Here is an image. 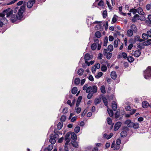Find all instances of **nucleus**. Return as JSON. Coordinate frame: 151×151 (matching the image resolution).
Here are the masks:
<instances>
[{"mask_svg":"<svg viewBox=\"0 0 151 151\" xmlns=\"http://www.w3.org/2000/svg\"><path fill=\"white\" fill-rule=\"evenodd\" d=\"M107 111L110 116H113V111L111 109L108 108Z\"/></svg>","mask_w":151,"mask_h":151,"instance_id":"a878e982","label":"nucleus"},{"mask_svg":"<svg viewBox=\"0 0 151 151\" xmlns=\"http://www.w3.org/2000/svg\"><path fill=\"white\" fill-rule=\"evenodd\" d=\"M106 3L108 5V7L109 8V9L111 10V9L112 8V7L111 6L109 2L108 1H107Z\"/></svg>","mask_w":151,"mask_h":151,"instance_id":"4d7b16f0","label":"nucleus"},{"mask_svg":"<svg viewBox=\"0 0 151 151\" xmlns=\"http://www.w3.org/2000/svg\"><path fill=\"white\" fill-rule=\"evenodd\" d=\"M103 75V73L101 72H99L98 73V75L95 76V77L96 78L98 79L100 77H101Z\"/></svg>","mask_w":151,"mask_h":151,"instance_id":"4c0bfd02","label":"nucleus"},{"mask_svg":"<svg viewBox=\"0 0 151 151\" xmlns=\"http://www.w3.org/2000/svg\"><path fill=\"white\" fill-rule=\"evenodd\" d=\"M144 78L146 79L151 78V66H148L144 73Z\"/></svg>","mask_w":151,"mask_h":151,"instance_id":"f03ea898","label":"nucleus"},{"mask_svg":"<svg viewBox=\"0 0 151 151\" xmlns=\"http://www.w3.org/2000/svg\"><path fill=\"white\" fill-rule=\"evenodd\" d=\"M127 59L128 61L130 63L132 62L134 60L132 56H130L127 57Z\"/></svg>","mask_w":151,"mask_h":151,"instance_id":"7c9ffc66","label":"nucleus"},{"mask_svg":"<svg viewBox=\"0 0 151 151\" xmlns=\"http://www.w3.org/2000/svg\"><path fill=\"white\" fill-rule=\"evenodd\" d=\"M58 136V135L57 134H52L50 135L49 141L52 145L54 144L55 143L56 139Z\"/></svg>","mask_w":151,"mask_h":151,"instance_id":"20e7f679","label":"nucleus"},{"mask_svg":"<svg viewBox=\"0 0 151 151\" xmlns=\"http://www.w3.org/2000/svg\"><path fill=\"white\" fill-rule=\"evenodd\" d=\"M142 106L143 108H146L149 106V104L148 102L145 101L142 102Z\"/></svg>","mask_w":151,"mask_h":151,"instance_id":"f8f14e48","label":"nucleus"},{"mask_svg":"<svg viewBox=\"0 0 151 151\" xmlns=\"http://www.w3.org/2000/svg\"><path fill=\"white\" fill-rule=\"evenodd\" d=\"M112 107L113 110L116 111L117 108V104L116 102L114 101L112 103Z\"/></svg>","mask_w":151,"mask_h":151,"instance_id":"f3484780","label":"nucleus"},{"mask_svg":"<svg viewBox=\"0 0 151 151\" xmlns=\"http://www.w3.org/2000/svg\"><path fill=\"white\" fill-rule=\"evenodd\" d=\"M88 85L87 84H85L83 86V90H86V91L88 89Z\"/></svg>","mask_w":151,"mask_h":151,"instance_id":"5fc2aeb1","label":"nucleus"},{"mask_svg":"<svg viewBox=\"0 0 151 151\" xmlns=\"http://www.w3.org/2000/svg\"><path fill=\"white\" fill-rule=\"evenodd\" d=\"M7 23V22L6 21L5 22H2V21H0V27L3 26L4 24H5Z\"/></svg>","mask_w":151,"mask_h":151,"instance_id":"bf43d9fd","label":"nucleus"},{"mask_svg":"<svg viewBox=\"0 0 151 151\" xmlns=\"http://www.w3.org/2000/svg\"><path fill=\"white\" fill-rule=\"evenodd\" d=\"M111 76L113 80H115L116 78V72L114 71H112L111 73Z\"/></svg>","mask_w":151,"mask_h":151,"instance_id":"ddd939ff","label":"nucleus"},{"mask_svg":"<svg viewBox=\"0 0 151 151\" xmlns=\"http://www.w3.org/2000/svg\"><path fill=\"white\" fill-rule=\"evenodd\" d=\"M80 127L78 126L76 127L74 129V131L76 133H78L79 131Z\"/></svg>","mask_w":151,"mask_h":151,"instance_id":"37998d69","label":"nucleus"},{"mask_svg":"<svg viewBox=\"0 0 151 151\" xmlns=\"http://www.w3.org/2000/svg\"><path fill=\"white\" fill-rule=\"evenodd\" d=\"M100 90L101 92L103 93H106V90L105 89V86L104 85L102 86Z\"/></svg>","mask_w":151,"mask_h":151,"instance_id":"72a5a7b5","label":"nucleus"},{"mask_svg":"<svg viewBox=\"0 0 151 151\" xmlns=\"http://www.w3.org/2000/svg\"><path fill=\"white\" fill-rule=\"evenodd\" d=\"M72 145L75 147H78V144L77 142L74 141L72 142Z\"/></svg>","mask_w":151,"mask_h":151,"instance_id":"473e14b6","label":"nucleus"},{"mask_svg":"<svg viewBox=\"0 0 151 151\" xmlns=\"http://www.w3.org/2000/svg\"><path fill=\"white\" fill-rule=\"evenodd\" d=\"M10 10H11V9L10 8H9L7 9L4 10L3 11V13H4V15H6V16H7V14H8V13L9 12V11H10Z\"/></svg>","mask_w":151,"mask_h":151,"instance_id":"a19ab883","label":"nucleus"},{"mask_svg":"<svg viewBox=\"0 0 151 151\" xmlns=\"http://www.w3.org/2000/svg\"><path fill=\"white\" fill-rule=\"evenodd\" d=\"M53 148V145L52 144L50 145L48 147L45 149L44 151H50Z\"/></svg>","mask_w":151,"mask_h":151,"instance_id":"a211bd4d","label":"nucleus"},{"mask_svg":"<svg viewBox=\"0 0 151 151\" xmlns=\"http://www.w3.org/2000/svg\"><path fill=\"white\" fill-rule=\"evenodd\" d=\"M133 31L131 29H129L127 31V35L128 36L131 37L133 35Z\"/></svg>","mask_w":151,"mask_h":151,"instance_id":"b1692460","label":"nucleus"},{"mask_svg":"<svg viewBox=\"0 0 151 151\" xmlns=\"http://www.w3.org/2000/svg\"><path fill=\"white\" fill-rule=\"evenodd\" d=\"M144 43L145 46H147L150 45L151 44V42H150L149 40H148L144 42Z\"/></svg>","mask_w":151,"mask_h":151,"instance_id":"09e8293b","label":"nucleus"},{"mask_svg":"<svg viewBox=\"0 0 151 151\" xmlns=\"http://www.w3.org/2000/svg\"><path fill=\"white\" fill-rule=\"evenodd\" d=\"M97 91V86H96L94 85L92 87L91 86L88 87V88L86 91V93H88L91 92L94 94L96 93Z\"/></svg>","mask_w":151,"mask_h":151,"instance_id":"7ed1b4c3","label":"nucleus"},{"mask_svg":"<svg viewBox=\"0 0 151 151\" xmlns=\"http://www.w3.org/2000/svg\"><path fill=\"white\" fill-rule=\"evenodd\" d=\"M96 47L97 46L96 43H93L91 45V49L92 50H94L96 49Z\"/></svg>","mask_w":151,"mask_h":151,"instance_id":"58836bf2","label":"nucleus"},{"mask_svg":"<svg viewBox=\"0 0 151 151\" xmlns=\"http://www.w3.org/2000/svg\"><path fill=\"white\" fill-rule=\"evenodd\" d=\"M72 93L73 94H76L77 91V88L76 87H74L72 90Z\"/></svg>","mask_w":151,"mask_h":151,"instance_id":"c756f323","label":"nucleus"},{"mask_svg":"<svg viewBox=\"0 0 151 151\" xmlns=\"http://www.w3.org/2000/svg\"><path fill=\"white\" fill-rule=\"evenodd\" d=\"M103 101L104 102V105L106 106L107 107H108V102L107 101V99L105 97H104L102 98Z\"/></svg>","mask_w":151,"mask_h":151,"instance_id":"cd10ccee","label":"nucleus"},{"mask_svg":"<svg viewBox=\"0 0 151 151\" xmlns=\"http://www.w3.org/2000/svg\"><path fill=\"white\" fill-rule=\"evenodd\" d=\"M66 119V116L64 115H63L61 117L60 120L61 121V122H64Z\"/></svg>","mask_w":151,"mask_h":151,"instance_id":"ea45409f","label":"nucleus"},{"mask_svg":"<svg viewBox=\"0 0 151 151\" xmlns=\"http://www.w3.org/2000/svg\"><path fill=\"white\" fill-rule=\"evenodd\" d=\"M129 130V128L126 127L125 128L124 130H123L121 133V136L122 137H126L127 135L128 131Z\"/></svg>","mask_w":151,"mask_h":151,"instance_id":"39448f33","label":"nucleus"},{"mask_svg":"<svg viewBox=\"0 0 151 151\" xmlns=\"http://www.w3.org/2000/svg\"><path fill=\"white\" fill-rule=\"evenodd\" d=\"M145 45L143 43H142L140 42L139 43L137 44V47L140 49L141 50L142 49H144L145 47Z\"/></svg>","mask_w":151,"mask_h":151,"instance_id":"dca6fc26","label":"nucleus"},{"mask_svg":"<svg viewBox=\"0 0 151 151\" xmlns=\"http://www.w3.org/2000/svg\"><path fill=\"white\" fill-rule=\"evenodd\" d=\"M90 59V55L88 53L86 54L84 56V59L85 60V63H88L87 60H89Z\"/></svg>","mask_w":151,"mask_h":151,"instance_id":"9b49d317","label":"nucleus"},{"mask_svg":"<svg viewBox=\"0 0 151 151\" xmlns=\"http://www.w3.org/2000/svg\"><path fill=\"white\" fill-rule=\"evenodd\" d=\"M131 30H132L133 32H136L137 31V29L136 26L134 24H132L131 25Z\"/></svg>","mask_w":151,"mask_h":151,"instance_id":"412c9836","label":"nucleus"},{"mask_svg":"<svg viewBox=\"0 0 151 151\" xmlns=\"http://www.w3.org/2000/svg\"><path fill=\"white\" fill-rule=\"evenodd\" d=\"M101 101V99L100 98H96L94 100V104L95 105L100 103Z\"/></svg>","mask_w":151,"mask_h":151,"instance_id":"4be33fe9","label":"nucleus"},{"mask_svg":"<svg viewBox=\"0 0 151 151\" xmlns=\"http://www.w3.org/2000/svg\"><path fill=\"white\" fill-rule=\"evenodd\" d=\"M130 12H132L133 14H134L137 12V9H132L130 10Z\"/></svg>","mask_w":151,"mask_h":151,"instance_id":"de8ad7c7","label":"nucleus"},{"mask_svg":"<svg viewBox=\"0 0 151 151\" xmlns=\"http://www.w3.org/2000/svg\"><path fill=\"white\" fill-rule=\"evenodd\" d=\"M107 122L108 124H109L110 125L112 123V120L110 118H108L107 119Z\"/></svg>","mask_w":151,"mask_h":151,"instance_id":"13d9d810","label":"nucleus"},{"mask_svg":"<svg viewBox=\"0 0 151 151\" xmlns=\"http://www.w3.org/2000/svg\"><path fill=\"white\" fill-rule=\"evenodd\" d=\"M122 56L124 58H127V54L124 52H123L122 53Z\"/></svg>","mask_w":151,"mask_h":151,"instance_id":"052dcab7","label":"nucleus"},{"mask_svg":"<svg viewBox=\"0 0 151 151\" xmlns=\"http://www.w3.org/2000/svg\"><path fill=\"white\" fill-rule=\"evenodd\" d=\"M104 2L102 0L100 1L98 4V5L99 6H101L102 8H104Z\"/></svg>","mask_w":151,"mask_h":151,"instance_id":"e433bc0d","label":"nucleus"},{"mask_svg":"<svg viewBox=\"0 0 151 151\" xmlns=\"http://www.w3.org/2000/svg\"><path fill=\"white\" fill-rule=\"evenodd\" d=\"M13 13V11L12 10H10V11H9V12L8 13V14H7V16H6L7 17H9L12 16Z\"/></svg>","mask_w":151,"mask_h":151,"instance_id":"f704fd0d","label":"nucleus"},{"mask_svg":"<svg viewBox=\"0 0 151 151\" xmlns=\"http://www.w3.org/2000/svg\"><path fill=\"white\" fill-rule=\"evenodd\" d=\"M84 70L82 68L79 69L78 71V74L80 76H82Z\"/></svg>","mask_w":151,"mask_h":151,"instance_id":"5701e85b","label":"nucleus"},{"mask_svg":"<svg viewBox=\"0 0 151 151\" xmlns=\"http://www.w3.org/2000/svg\"><path fill=\"white\" fill-rule=\"evenodd\" d=\"M141 53V52L139 50H137L134 52V55L135 57H138L140 55Z\"/></svg>","mask_w":151,"mask_h":151,"instance_id":"4468645a","label":"nucleus"},{"mask_svg":"<svg viewBox=\"0 0 151 151\" xmlns=\"http://www.w3.org/2000/svg\"><path fill=\"white\" fill-rule=\"evenodd\" d=\"M35 2V1L33 0H32L29 1L27 3V6L28 8H31L33 4Z\"/></svg>","mask_w":151,"mask_h":151,"instance_id":"0eeeda50","label":"nucleus"},{"mask_svg":"<svg viewBox=\"0 0 151 151\" xmlns=\"http://www.w3.org/2000/svg\"><path fill=\"white\" fill-rule=\"evenodd\" d=\"M68 112V108L66 107H65L63 109L62 112L63 114H65L67 113Z\"/></svg>","mask_w":151,"mask_h":151,"instance_id":"6e6d98bb","label":"nucleus"},{"mask_svg":"<svg viewBox=\"0 0 151 151\" xmlns=\"http://www.w3.org/2000/svg\"><path fill=\"white\" fill-rule=\"evenodd\" d=\"M116 143L117 145H119L121 143V141L120 139H117Z\"/></svg>","mask_w":151,"mask_h":151,"instance_id":"0e129e2a","label":"nucleus"},{"mask_svg":"<svg viewBox=\"0 0 151 151\" xmlns=\"http://www.w3.org/2000/svg\"><path fill=\"white\" fill-rule=\"evenodd\" d=\"M71 138L74 140L75 141L77 139V135L75 134L73 132H72L71 133Z\"/></svg>","mask_w":151,"mask_h":151,"instance_id":"6ab92c4d","label":"nucleus"},{"mask_svg":"<svg viewBox=\"0 0 151 151\" xmlns=\"http://www.w3.org/2000/svg\"><path fill=\"white\" fill-rule=\"evenodd\" d=\"M119 113L118 112V111H117L115 114V118L116 119H117L119 117Z\"/></svg>","mask_w":151,"mask_h":151,"instance_id":"e2e57ef3","label":"nucleus"},{"mask_svg":"<svg viewBox=\"0 0 151 151\" xmlns=\"http://www.w3.org/2000/svg\"><path fill=\"white\" fill-rule=\"evenodd\" d=\"M103 17L104 18H106L107 15V12L106 10L104 11L102 14Z\"/></svg>","mask_w":151,"mask_h":151,"instance_id":"3c124183","label":"nucleus"},{"mask_svg":"<svg viewBox=\"0 0 151 151\" xmlns=\"http://www.w3.org/2000/svg\"><path fill=\"white\" fill-rule=\"evenodd\" d=\"M70 134H71L70 132H68L65 136V139L67 140L68 138H69V137L70 136Z\"/></svg>","mask_w":151,"mask_h":151,"instance_id":"603ef678","label":"nucleus"},{"mask_svg":"<svg viewBox=\"0 0 151 151\" xmlns=\"http://www.w3.org/2000/svg\"><path fill=\"white\" fill-rule=\"evenodd\" d=\"M95 36L97 38H99L101 37V35L100 32L98 31L95 32Z\"/></svg>","mask_w":151,"mask_h":151,"instance_id":"393cba45","label":"nucleus"},{"mask_svg":"<svg viewBox=\"0 0 151 151\" xmlns=\"http://www.w3.org/2000/svg\"><path fill=\"white\" fill-rule=\"evenodd\" d=\"M137 12L140 15H143L145 14L142 8L141 7H139L137 9Z\"/></svg>","mask_w":151,"mask_h":151,"instance_id":"2eb2a0df","label":"nucleus"},{"mask_svg":"<svg viewBox=\"0 0 151 151\" xmlns=\"http://www.w3.org/2000/svg\"><path fill=\"white\" fill-rule=\"evenodd\" d=\"M116 17L117 16L116 15H114V16L112 19V23H115L117 19Z\"/></svg>","mask_w":151,"mask_h":151,"instance_id":"8fccbe9b","label":"nucleus"},{"mask_svg":"<svg viewBox=\"0 0 151 151\" xmlns=\"http://www.w3.org/2000/svg\"><path fill=\"white\" fill-rule=\"evenodd\" d=\"M63 123L62 122H59L57 125V128L58 129H61L63 126Z\"/></svg>","mask_w":151,"mask_h":151,"instance_id":"bb28decb","label":"nucleus"},{"mask_svg":"<svg viewBox=\"0 0 151 151\" xmlns=\"http://www.w3.org/2000/svg\"><path fill=\"white\" fill-rule=\"evenodd\" d=\"M26 4V2H24V5L22 6L19 9L18 7H16L14 10V14H13L11 17L12 21L14 22L17 19H20L23 17V13L25 10V5Z\"/></svg>","mask_w":151,"mask_h":151,"instance_id":"f257e3e1","label":"nucleus"},{"mask_svg":"<svg viewBox=\"0 0 151 151\" xmlns=\"http://www.w3.org/2000/svg\"><path fill=\"white\" fill-rule=\"evenodd\" d=\"M122 124V123L120 122H116L115 124L114 129L115 131H117L120 127Z\"/></svg>","mask_w":151,"mask_h":151,"instance_id":"6e6552de","label":"nucleus"},{"mask_svg":"<svg viewBox=\"0 0 151 151\" xmlns=\"http://www.w3.org/2000/svg\"><path fill=\"white\" fill-rule=\"evenodd\" d=\"M139 127V124L137 122H134L132 124V126L131 128H133L134 129H137Z\"/></svg>","mask_w":151,"mask_h":151,"instance_id":"1a4fd4ad","label":"nucleus"},{"mask_svg":"<svg viewBox=\"0 0 151 151\" xmlns=\"http://www.w3.org/2000/svg\"><path fill=\"white\" fill-rule=\"evenodd\" d=\"M140 37L139 35H137L134 38V40L135 42L136 41H139V39Z\"/></svg>","mask_w":151,"mask_h":151,"instance_id":"864d4df0","label":"nucleus"},{"mask_svg":"<svg viewBox=\"0 0 151 151\" xmlns=\"http://www.w3.org/2000/svg\"><path fill=\"white\" fill-rule=\"evenodd\" d=\"M142 38L145 40H147L148 38V36L147 34L143 33L142 35Z\"/></svg>","mask_w":151,"mask_h":151,"instance_id":"c9c22d12","label":"nucleus"},{"mask_svg":"<svg viewBox=\"0 0 151 151\" xmlns=\"http://www.w3.org/2000/svg\"><path fill=\"white\" fill-rule=\"evenodd\" d=\"M76 112L78 114L81 111V109L80 108H77L76 109Z\"/></svg>","mask_w":151,"mask_h":151,"instance_id":"338daca9","label":"nucleus"},{"mask_svg":"<svg viewBox=\"0 0 151 151\" xmlns=\"http://www.w3.org/2000/svg\"><path fill=\"white\" fill-rule=\"evenodd\" d=\"M101 69V71L103 72H106L107 69L106 65L104 64L102 65Z\"/></svg>","mask_w":151,"mask_h":151,"instance_id":"aec40b11","label":"nucleus"},{"mask_svg":"<svg viewBox=\"0 0 151 151\" xmlns=\"http://www.w3.org/2000/svg\"><path fill=\"white\" fill-rule=\"evenodd\" d=\"M86 149L89 151H98V148L97 147H93L91 146H88L86 148Z\"/></svg>","mask_w":151,"mask_h":151,"instance_id":"423d86ee","label":"nucleus"},{"mask_svg":"<svg viewBox=\"0 0 151 151\" xmlns=\"http://www.w3.org/2000/svg\"><path fill=\"white\" fill-rule=\"evenodd\" d=\"M118 45V42L117 40H115L114 42V45L115 48L117 47Z\"/></svg>","mask_w":151,"mask_h":151,"instance_id":"c03bdc74","label":"nucleus"},{"mask_svg":"<svg viewBox=\"0 0 151 151\" xmlns=\"http://www.w3.org/2000/svg\"><path fill=\"white\" fill-rule=\"evenodd\" d=\"M151 6L150 4H147L146 5V8L147 10H149L150 9Z\"/></svg>","mask_w":151,"mask_h":151,"instance_id":"680f3d73","label":"nucleus"},{"mask_svg":"<svg viewBox=\"0 0 151 151\" xmlns=\"http://www.w3.org/2000/svg\"><path fill=\"white\" fill-rule=\"evenodd\" d=\"M88 93L87 95V98L88 99H90L93 96V93L91 92Z\"/></svg>","mask_w":151,"mask_h":151,"instance_id":"a18cd8bd","label":"nucleus"},{"mask_svg":"<svg viewBox=\"0 0 151 151\" xmlns=\"http://www.w3.org/2000/svg\"><path fill=\"white\" fill-rule=\"evenodd\" d=\"M108 42V37L106 36L105 37V38L104 40V46H106L107 45V44Z\"/></svg>","mask_w":151,"mask_h":151,"instance_id":"2f4dec72","label":"nucleus"},{"mask_svg":"<svg viewBox=\"0 0 151 151\" xmlns=\"http://www.w3.org/2000/svg\"><path fill=\"white\" fill-rule=\"evenodd\" d=\"M108 49L110 52H111L113 49V47L112 45H110L108 46Z\"/></svg>","mask_w":151,"mask_h":151,"instance_id":"79ce46f5","label":"nucleus"},{"mask_svg":"<svg viewBox=\"0 0 151 151\" xmlns=\"http://www.w3.org/2000/svg\"><path fill=\"white\" fill-rule=\"evenodd\" d=\"M80 79L79 78H76L75 79L74 83L76 85H78L80 83Z\"/></svg>","mask_w":151,"mask_h":151,"instance_id":"c85d7f7f","label":"nucleus"},{"mask_svg":"<svg viewBox=\"0 0 151 151\" xmlns=\"http://www.w3.org/2000/svg\"><path fill=\"white\" fill-rule=\"evenodd\" d=\"M125 109L126 111H130L131 110V107L129 106H127L125 108Z\"/></svg>","mask_w":151,"mask_h":151,"instance_id":"69168bd1","label":"nucleus"},{"mask_svg":"<svg viewBox=\"0 0 151 151\" xmlns=\"http://www.w3.org/2000/svg\"><path fill=\"white\" fill-rule=\"evenodd\" d=\"M112 54L110 52H108L106 54V58L108 59L111 58L112 56Z\"/></svg>","mask_w":151,"mask_h":151,"instance_id":"49530a36","label":"nucleus"},{"mask_svg":"<svg viewBox=\"0 0 151 151\" xmlns=\"http://www.w3.org/2000/svg\"><path fill=\"white\" fill-rule=\"evenodd\" d=\"M148 37H151V31L150 30L148 31L147 32Z\"/></svg>","mask_w":151,"mask_h":151,"instance_id":"774afa93","label":"nucleus"},{"mask_svg":"<svg viewBox=\"0 0 151 151\" xmlns=\"http://www.w3.org/2000/svg\"><path fill=\"white\" fill-rule=\"evenodd\" d=\"M132 123L133 122L130 119L127 120L124 122L125 124L127 125L128 127L130 128L132 126Z\"/></svg>","mask_w":151,"mask_h":151,"instance_id":"9d476101","label":"nucleus"}]
</instances>
